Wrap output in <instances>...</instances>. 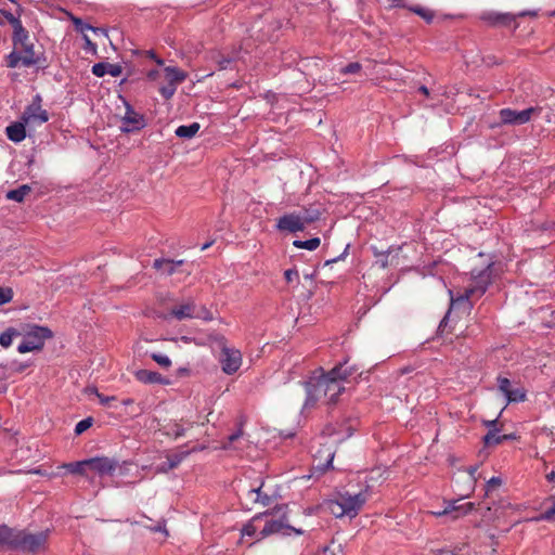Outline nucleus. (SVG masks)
<instances>
[{
  "instance_id": "1",
  "label": "nucleus",
  "mask_w": 555,
  "mask_h": 555,
  "mask_svg": "<svg viewBox=\"0 0 555 555\" xmlns=\"http://www.w3.org/2000/svg\"><path fill=\"white\" fill-rule=\"evenodd\" d=\"M12 42L13 51L5 59L8 67L15 68L20 64L31 67L41 63L42 53L35 50V43L26 28L13 34Z\"/></svg>"
},
{
  "instance_id": "2",
  "label": "nucleus",
  "mask_w": 555,
  "mask_h": 555,
  "mask_svg": "<svg viewBox=\"0 0 555 555\" xmlns=\"http://www.w3.org/2000/svg\"><path fill=\"white\" fill-rule=\"evenodd\" d=\"M47 541V531L37 533L14 532L7 526H0V547L7 545L10 548L35 553L44 550Z\"/></svg>"
},
{
  "instance_id": "3",
  "label": "nucleus",
  "mask_w": 555,
  "mask_h": 555,
  "mask_svg": "<svg viewBox=\"0 0 555 555\" xmlns=\"http://www.w3.org/2000/svg\"><path fill=\"white\" fill-rule=\"evenodd\" d=\"M493 273V262L488 263L482 269H473L470 272V283L465 288L464 293L456 298H451V309L463 304H469L472 298H480L492 283Z\"/></svg>"
},
{
  "instance_id": "4",
  "label": "nucleus",
  "mask_w": 555,
  "mask_h": 555,
  "mask_svg": "<svg viewBox=\"0 0 555 555\" xmlns=\"http://www.w3.org/2000/svg\"><path fill=\"white\" fill-rule=\"evenodd\" d=\"M369 498V487L357 493L346 491L339 493L337 499L328 501L327 508L335 517L348 516L352 518L359 514Z\"/></svg>"
},
{
  "instance_id": "5",
  "label": "nucleus",
  "mask_w": 555,
  "mask_h": 555,
  "mask_svg": "<svg viewBox=\"0 0 555 555\" xmlns=\"http://www.w3.org/2000/svg\"><path fill=\"white\" fill-rule=\"evenodd\" d=\"M22 343L17 347L20 353L41 350L46 340L53 337V332L48 326L26 324L21 328Z\"/></svg>"
},
{
  "instance_id": "6",
  "label": "nucleus",
  "mask_w": 555,
  "mask_h": 555,
  "mask_svg": "<svg viewBox=\"0 0 555 555\" xmlns=\"http://www.w3.org/2000/svg\"><path fill=\"white\" fill-rule=\"evenodd\" d=\"M347 362L334 366L326 374H322L324 383V399L327 403H335L344 391L341 382L353 374V370L346 367Z\"/></svg>"
},
{
  "instance_id": "7",
  "label": "nucleus",
  "mask_w": 555,
  "mask_h": 555,
  "mask_svg": "<svg viewBox=\"0 0 555 555\" xmlns=\"http://www.w3.org/2000/svg\"><path fill=\"white\" fill-rule=\"evenodd\" d=\"M218 346L221 348L220 362L222 371L229 375L234 374L242 365V353L240 350L227 346L223 336L217 339Z\"/></svg>"
},
{
  "instance_id": "8",
  "label": "nucleus",
  "mask_w": 555,
  "mask_h": 555,
  "mask_svg": "<svg viewBox=\"0 0 555 555\" xmlns=\"http://www.w3.org/2000/svg\"><path fill=\"white\" fill-rule=\"evenodd\" d=\"M541 112V107L532 106L524 111H515L512 108H502L499 112L501 125L519 126L529 122L533 115Z\"/></svg>"
},
{
  "instance_id": "9",
  "label": "nucleus",
  "mask_w": 555,
  "mask_h": 555,
  "mask_svg": "<svg viewBox=\"0 0 555 555\" xmlns=\"http://www.w3.org/2000/svg\"><path fill=\"white\" fill-rule=\"evenodd\" d=\"M42 99L39 94L35 95L31 103L25 108L22 120L28 127H38L49 120V114L41 107Z\"/></svg>"
},
{
  "instance_id": "10",
  "label": "nucleus",
  "mask_w": 555,
  "mask_h": 555,
  "mask_svg": "<svg viewBox=\"0 0 555 555\" xmlns=\"http://www.w3.org/2000/svg\"><path fill=\"white\" fill-rule=\"evenodd\" d=\"M305 391H306V401L304 406L311 408L324 398V383L322 375L311 377L308 382L304 383Z\"/></svg>"
},
{
  "instance_id": "11",
  "label": "nucleus",
  "mask_w": 555,
  "mask_h": 555,
  "mask_svg": "<svg viewBox=\"0 0 555 555\" xmlns=\"http://www.w3.org/2000/svg\"><path fill=\"white\" fill-rule=\"evenodd\" d=\"M145 126L146 122L144 116L127 104L125 116L121 119L120 130L125 133H129L139 131Z\"/></svg>"
},
{
  "instance_id": "12",
  "label": "nucleus",
  "mask_w": 555,
  "mask_h": 555,
  "mask_svg": "<svg viewBox=\"0 0 555 555\" xmlns=\"http://www.w3.org/2000/svg\"><path fill=\"white\" fill-rule=\"evenodd\" d=\"M117 466V462L108 457L88 459V469L95 472L100 476L113 475Z\"/></svg>"
},
{
  "instance_id": "13",
  "label": "nucleus",
  "mask_w": 555,
  "mask_h": 555,
  "mask_svg": "<svg viewBox=\"0 0 555 555\" xmlns=\"http://www.w3.org/2000/svg\"><path fill=\"white\" fill-rule=\"evenodd\" d=\"M276 228L280 231H287L295 233L305 230V220L295 214H287L282 216L276 223Z\"/></svg>"
},
{
  "instance_id": "14",
  "label": "nucleus",
  "mask_w": 555,
  "mask_h": 555,
  "mask_svg": "<svg viewBox=\"0 0 555 555\" xmlns=\"http://www.w3.org/2000/svg\"><path fill=\"white\" fill-rule=\"evenodd\" d=\"M121 66L118 64L96 63L92 66V74L96 77H103L106 74L112 77H118L121 75Z\"/></svg>"
},
{
  "instance_id": "15",
  "label": "nucleus",
  "mask_w": 555,
  "mask_h": 555,
  "mask_svg": "<svg viewBox=\"0 0 555 555\" xmlns=\"http://www.w3.org/2000/svg\"><path fill=\"white\" fill-rule=\"evenodd\" d=\"M183 260H171V259H155L153 268L159 271L164 275H172L176 272L177 267L183 264Z\"/></svg>"
},
{
  "instance_id": "16",
  "label": "nucleus",
  "mask_w": 555,
  "mask_h": 555,
  "mask_svg": "<svg viewBox=\"0 0 555 555\" xmlns=\"http://www.w3.org/2000/svg\"><path fill=\"white\" fill-rule=\"evenodd\" d=\"M170 315L177 320L193 319L195 317V304L189 301L182 305L172 307Z\"/></svg>"
},
{
  "instance_id": "17",
  "label": "nucleus",
  "mask_w": 555,
  "mask_h": 555,
  "mask_svg": "<svg viewBox=\"0 0 555 555\" xmlns=\"http://www.w3.org/2000/svg\"><path fill=\"white\" fill-rule=\"evenodd\" d=\"M137 380L143 384H167V379L162 374L150 370H138L134 373Z\"/></svg>"
},
{
  "instance_id": "18",
  "label": "nucleus",
  "mask_w": 555,
  "mask_h": 555,
  "mask_svg": "<svg viewBox=\"0 0 555 555\" xmlns=\"http://www.w3.org/2000/svg\"><path fill=\"white\" fill-rule=\"evenodd\" d=\"M26 126L27 125L23 120L9 125L5 129L9 140L15 143L22 142L26 138Z\"/></svg>"
},
{
  "instance_id": "19",
  "label": "nucleus",
  "mask_w": 555,
  "mask_h": 555,
  "mask_svg": "<svg viewBox=\"0 0 555 555\" xmlns=\"http://www.w3.org/2000/svg\"><path fill=\"white\" fill-rule=\"evenodd\" d=\"M482 20L487 21L491 25H504L508 26L515 21V16L509 13H487L482 15Z\"/></svg>"
},
{
  "instance_id": "20",
  "label": "nucleus",
  "mask_w": 555,
  "mask_h": 555,
  "mask_svg": "<svg viewBox=\"0 0 555 555\" xmlns=\"http://www.w3.org/2000/svg\"><path fill=\"white\" fill-rule=\"evenodd\" d=\"M164 72L168 83H173L176 87L178 83L183 82L188 77L185 72L175 66H167L165 67Z\"/></svg>"
},
{
  "instance_id": "21",
  "label": "nucleus",
  "mask_w": 555,
  "mask_h": 555,
  "mask_svg": "<svg viewBox=\"0 0 555 555\" xmlns=\"http://www.w3.org/2000/svg\"><path fill=\"white\" fill-rule=\"evenodd\" d=\"M209 60L218 66L219 70H224L230 68V64L233 63L234 57L224 55L220 51H212L209 54Z\"/></svg>"
},
{
  "instance_id": "22",
  "label": "nucleus",
  "mask_w": 555,
  "mask_h": 555,
  "mask_svg": "<svg viewBox=\"0 0 555 555\" xmlns=\"http://www.w3.org/2000/svg\"><path fill=\"white\" fill-rule=\"evenodd\" d=\"M61 468L66 469L68 473H70L73 475L87 476L88 460L65 463L61 466Z\"/></svg>"
},
{
  "instance_id": "23",
  "label": "nucleus",
  "mask_w": 555,
  "mask_h": 555,
  "mask_svg": "<svg viewBox=\"0 0 555 555\" xmlns=\"http://www.w3.org/2000/svg\"><path fill=\"white\" fill-rule=\"evenodd\" d=\"M201 126L198 122H192L190 125H182L176 129V135L182 139L193 138L199 130Z\"/></svg>"
},
{
  "instance_id": "24",
  "label": "nucleus",
  "mask_w": 555,
  "mask_h": 555,
  "mask_svg": "<svg viewBox=\"0 0 555 555\" xmlns=\"http://www.w3.org/2000/svg\"><path fill=\"white\" fill-rule=\"evenodd\" d=\"M248 496L254 503H260L262 506H267L271 503V498L267 493L262 492V486L250 489Z\"/></svg>"
},
{
  "instance_id": "25",
  "label": "nucleus",
  "mask_w": 555,
  "mask_h": 555,
  "mask_svg": "<svg viewBox=\"0 0 555 555\" xmlns=\"http://www.w3.org/2000/svg\"><path fill=\"white\" fill-rule=\"evenodd\" d=\"M498 428L489 429L487 435L483 437V443L486 447L498 446L507 440V435H498Z\"/></svg>"
},
{
  "instance_id": "26",
  "label": "nucleus",
  "mask_w": 555,
  "mask_h": 555,
  "mask_svg": "<svg viewBox=\"0 0 555 555\" xmlns=\"http://www.w3.org/2000/svg\"><path fill=\"white\" fill-rule=\"evenodd\" d=\"M31 191V188L27 184H23L17 189L11 190L7 193V198L22 203L26 195H28Z\"/></svg>"
},
{
  "instance_id": "27",
  "label": "nucleus",
  "mask_w": 555,
  "mask_h": 555,
  "mask_svg": "<svg viewBox=\"0 0 555 555\" xmlns=\"http://www.w3.org/2000/svg\"><path fill=\"white\" fill-rule=\"evenodd\" d=\"M547 501L552 502V506L545 509L540 515L531 518V521H555V493L551 495Z\"/></svg>"
},
{
  "instance_id": "28",
  "label": "nucleus",
  "mask_w": 555,
  "mask_h": 555,
  "mask_svg": "<svg viewBox=\"0 0 555 555\" xmlns=\"http://www.w3.org/2000/svg\"><path fill=\"white\" fill-rule=\"evenodd\" d=\"M284 528H285V525L283 524L282 520L272 519V520H269L266 522L260 534L264 538L270 534L278 533Z\"/></svg>"
},
{
  "instance_id": "29",
  "label": "nucleus",
  "mask_w": 555,
  "mask_h": 555,
  "mask_svg": "<svg viewBox=\"0 0 555 555\" xmlns=\"http://www.w3.org/2000/svg\"><path fill=\"white\" fill-rule=\"evenodd\" d=\"M21 334L22 333L20 330H16L13 327L8 328L5 332L1 333V335H0V345L3 348L10 347L12 345L13 338L15 336H21Z\"/></svg>"
},
{
  "instance_id": "30",
  "label": "nucleus",
  "mask_w": 555,
  "mask_h": 555,
  "mask_svg": "<svg viewBox=\"0 0 555 555\" xmlns=\"http://www.w3.org/2000/svg\"><path fill=\"white\" fill-rule=\"evenodd\" d=\"M321 244V241L319 237H313L307 241H294L293 245L300 249H308V250H314L317 249Z\"/></svg>"
},
{
  "instance_id": "31",
  "label": "nucleus",
  "mask_w": 555,
  "mask_h": 555,
  "mask_svg": "<svg viewBox=\"0 0 555 555\" xmlns=\"http://www.w3.org/2000/svg\"><path fill=\"white\" fill-rule=\"evenodd\" d=\"M1 14L4 16V18L10 23V25L13 28V34L20 31L24 28L22 21L20 17L14 16L11 12L1 10Z\"/></svg>"
},
{
  "instance_id": "32",
  "label": "nucleus",
  "mask_w": 555,
  "mask_h": 555,
  "mask_svg": "<svg viewBox=\"0 0 555 555\" xmlns=\"http://www.w3.org/2000/svg\"><path fill=\"white\" fill-rule=\"evenodd\" d=\"M507 402H524L526 400V391L524 388H512L506 396Z\"/></svg>"
},
{
  "instance_id": "33",
  "label": "nucleus",
  "mask_w": 555,
  "mask_h": 555,
  "mask_svg": "<svg viewBox=\"0 0 555 555\" xmlns=\"http://www.w3.org/2000/svg\"><path fill=\"white\" fill-rule=\"evenodd\" d=\"M409 9H410V11H412L413 13L417 14L423 20H425L427 23H430L434 20V16H435L434 12L429 9H426V8H423L420 5L410 7Z\"/></svg>"
},
{
  "instance_id": "34",
  "label": "nucleus",
  "mask_w": 555,
  "mask_h": 555,
  "mask_svg": "<svg viewBox=\"0 0 555 555\" xmlns=\"http://www.w3.org/2000/svg\"><path fill=\"white\" fill-rule=\"evenodd\" d=\"M465 543L456 544L452 547H444L434 552V555H460V553L466 547Z\"/></svg>"
},
{
  "instance_id": "35",
  "label": "nucleus",
  "mask_w": 555,
  "mask_h": 555,
  "mask_svg": "<svg viewBox=\"0 0 555 555\" xmlns=\"http://www.w3.org/2000/svg\"><path fill=\"white\" fill-rule=\"evenodd\" d=\"M476 507L475 503L468 502L465 504L457 505L455 514L452 516V520H455L462 516L467 515L472 511H474Z\"/></svg>"
},
{
  "instance_id": "36",
  "label": "nucleus",
  "mask_w": 555,
  "mask_h": 555,
  "mask_svg": "<svg viewBox=\"0 0 555 555\" xmlns=\"http://www.w3.org/2000/svg\"><path fill=\"white\" fill-rule=\"evenodd\" d=\"M373 251H374V256L377 258L376 263H378L380 268L385 269L390 264L389 259H388L389 255H390V250L378 251L377 248L374 247Z\"/></svg>"
},
{
  "instance_id": "37",
  "label": "nucleus",
  "mask_w": 555,
  "mask_h": 555,
  "mask_svg": "<svg viewBox=\"0 0 555 555\" xmlns=\"http://www.w3.org/2000/svg\"><path fill=\"white\" fill-rule=\"evenodd\" d=\"M362 69V65L359 62H352L339 69L343 75H354L359 74Z\"/></svg>"
},
{
  "instance_id": "38",
  "label": "nucleus",
  "mask_w": 555,
  "mask_h": 555,
  "mask_svg": "<svg viewBox=\"0 0 555 555\" xmlns=\"http://www.w3.org/2000/svg\"><path fill=\"white\" fill-rule=\"evenodd\" d=\"M92 424H93L92 417H87L85 420H81L80 422H78L76 424L75 434L76 435H81L87 429H89L92 426Z\"/></svg>"
},
{
  "instance_id": "39",
  "label": "nucleus",
  "mask_w": 555,
  "mask_h": 555,
  "mask_svg": "<svg viewBox=\"0 0 555 555\" xmlns=\"http://www.w3.org/2000/svg\"><path fill=\"white\" fill-rule=\"evenodd\" d=\"M498 388L506 397L512 389V383L508 378L499 376Z\"/></svg>"
},
{
  "instance_id": "40",
  "label": "nucleus",
  "mask_w": 555,
  "mask_h": 555,
  "mask_svg": "<svg viewBox=\"0 0 555 555\" xmlns=\"http://www.w3.org/2000/svg\"><path fill=\"white\" fill-rule=\"evenodd\" d=\"M151 358L162 367L168 369L171 365V360L162 353H152Z\"/></svg>"
},
{
  "instance_id": "41",
  "label": "nucleus",
  "mask_w": 555,
  "mask_h": 555,
  "mask_svg": "<svg viewBox=\"0 0 555 555\" xmlns=\"http://www.w3.org/2000/svg\"><path fill=\"white\" fill-rule=\"evenodd\" d=\"M176 90L177 87L173 86V83H168L159 88V93L163 95L164 99L169 100L173 96Z\"/></svg>"
},
{
  "instance_id": "42",
  "label": "nucleus",
  "mask_w": 555,
  "mask_h": 555,
  "mask_svg": "<svg viewBox=\"0 0 555 555\" xmlns=\"http://www.w3.org/2000/svg\"><path fill=\"white\" fill-rule=\"evenodd\" d=\"M320 211L314 210H306L305 215L301 217L305 220V225L311 223L320 218Z\"/></svg>"
},
{
  "instance_id": "43",
  "label": "nucleus",
  "mask_w": 555,
  "mask_h": 555,
  "mask_svg": "<svg viewBox=\"0 0 555 555\" xmlns=\"http://www.w3.org/2000/svg\"><path fill=\"white\" fill-rule=\"evenodd\" d=\"M284 278L287 283L299 282V273L295 268L285 270Z\"/></svg>"
},
{
  "instance_id": "44",
  "label": "nucleus",
  "mask_w": 555,
  "mask_h": 555,
  "mask_svg": "<svg viewBox=\"0 0 555 555\" xmlns=\"http://www.w3.org/2000/svg\"><path fill=\"white\" fill-rule=\"evenodd\" d=\"M502 485V479L500 477H492L487 481L486 485V495H489V493L500 487Z\"/></svg>"
},
{
  "instance_id": "45",
  "label": "nucleus",
  "mask_w": 555,
  "mask_h": 555,
  "mask_svg": "<svg viewBox=\"0 0 555 555\" xmlns=\"http://www.w3.org/2000/svg\"><path fill=\"white\" fill-rule=\"evenodd\" d=\"M194 318H198V319H203L205 321H209V320H212V314L205 307H201V308L197 309V307L195 306V317Z\"/></svg>"
},
{
  "instance_id": "46",
  "label": "nucleus",
  "mask_w": 555,
  "mask_h": 555,
  "mask_svg": "<svg viewBox=\"0 0 555 555\" xmlns=\"http://www.w3.org/2000/svg\"><path fill=\"white\" fill-rule=\"evenodd\" d=\"M96 397L99 398V401L104 406H112V402L116 401V397L114 396H104L103 393H100L96 391Z\"/></svg>"
},
{
  "instance_id": "47",
  "label": "nucleus",
  "mask_w": 555,
  "mask_h": 555,
  "mask_svg": "<svg viewBox=\"0 0 555 555\" xmlns=\"http://www.w3.org/2000/svg\"><path fill=\"white\" fill-rule=\"evenodd\" d=\"M167 460L169 469H173L181 463V461L183 460V455L176 454L172 456H168Z\"/></svg>"
},
{
  "instance_id": "48",
  "label": "nucleus",
  "mask_w": 555,
  "mask_h": 555,
  "mask_svg": "<svg viewBox=\"0 0 555 555\" xmlns=\"http://www.w3.org/2000/svg\"><path fill=\"white\" fill-rule=\"evenodd\" d=\"M171 433L175 436V438H179L185 435V429L180 424L176 423L171 427Z\"/></svg>"
},
{
  "instance_id": "49",
  "label": "nucleus",
  "mask_w": 555,
  "mask_h": 555,
  "mask_svg": "<svg viewBox=\"0 0 555 555\" xmlns=\"http://www.w3.org/2000/svg\"><path fill=\"white\" fill-rule=\"evenodd\" d=\"M477 469L478 467L477 466H470L468 469H467V473H468V476H469V483H470V487L472 489L474 488V485L476 482V473H477Z\"/></svg>"
},
{
  "instance_id": "50",
  "label": "nucleus",
  "mask_w": 555,
  "mask_h": 555,
  "mask_svg": "<svg viewBox=\"0 0 555 555\" xmlns=\"http://www.w3.org/2000/svg\"><path fill=\"white\" fill-rule=\"evenodd\" d=\"M449 516H453L456 512L457 504L456 501H450L447 503V506L444 507Z\"/></svg>"
},
{
  "instance_id": "51",
  "label": "nucleus",
  "mask_w": 555,
  "mask_h": 555,
  "mask_svg": "<svg viewBox=\"0 0 555 555\" xmlns=\"http://www.w3.org/2000/svg\"><path fill=\"white\" fill-rule=\"evenodd\" d=\"M333 459H334V453L328 449V450H327V460H326V463H325V464H323V465L319 464L318 466H319L322 470L327 469V468L331 466V464H332V462H333Z\"/></svg>"
},
{
  "instance_id": "52",
  "label": "nucleus",
  "mask_w": 555,
  "mask_h": 555,
  "mask_svg": "<svg viewBox=\"0 0 555 555\" xmlns=\"http://www.w3.org/2000/svg\"><path fill=\"white\" fill-rule=\"evenodd\" d=\"M242 533L244 535H254L256 533V528L251 525V524H247L246 526H244L243 530H242Z\"/></svg>"
},
{
  "instance_id": "53",
  "label": "nucleus",
  "mask_w": 555,
  "mask_h": 555,
  "mask_svg": "<svg viewBox=\"0 0 555 555\" xmlns=\"http://www.w3.org/2000/svg\"><path fill=\"white\" fill-rule=\"evenodd\" d=\"M11 300V296L8 295L1 287H0V306L3 304H7Z\"/></svg>"
},
{
  "instance_id": "54",
  "label": "nucleus",
  "mask_w": 555,
  "mask_h": 555,
  "mask_svg": "<svg viewBox=\"0 0 555 555\" xmlns=\"http://www.w3.org/2000/svg\"><path fill=\"white\" fill-rule=\"evenodd\" d=\"M74 22H75V25H76L77 27H78L79 25H81V27H80V30H81V31H85V30H87V29L94 30V28H93L92 26H90V25H82V22H81L79 18L75 20Z\"/></svg>"
},
{
  "instance_id": "55",
  "label": "nucleus",
  "mask_w": 555,
  "mask_h": 555,
  "mask_svg": "<svg viewBox=\"0 0 555 555\" xmlns=\"http://www.w3.org/2000/svg\"><path fill=\"white\" fill-rule=\"evenodd\" d=\"M241 436H242L241 430L235 434L230 435L228 446H231L234 441H236L238 438H241Z\"/></svg>"
},
{
  "instance_id": "56",
  "label": "nucleus",
  "mask_w": 555,
  "mask_h": 555,
  "mask_svg": "<svg viewBox=\"0 0 555 555\" xmlns=\"http://www.w3.org/2000/svg\"><path fill=\"white\" fill-rule=\"evenodd\" d=\"M147 55L153 59L158 65H163L164 61L162 59H158L154 51H147Z\"/></svg>"
},
{
  "instance_id": "57",
  "label": "nucleus",
  "mask_w": 555,
  "mask_h": 555,
  "mask_svg": "<svg viewBox=\"0 0 555 555\" xmlns=\"http://www.w3.org/2000/svg\"><path fill=\"white\" fill-rule=\"evenodd\" d=\"M448 313H450V311H449ZM448 320H449V314H447V315L442 319V321L440 322V324H439V331H440L441 333H443V332H444V328H446V326H447V324H448Z\"/></svg>"
},
{
  "instance_id": "58",
  "label": "nucleus",
  "mask_w": 555,
  "mask_h": 555,
  "mask_svg": "<svg viewBox=\"0 0 555 555\" xmlns=\"http://www.w3.org/2000/svg\"><path fill=\"white\" fill-rule=\"evenodd\" d=\"M485 425H486L489 429H494V428H496V425H498V418L492 420V421H486V422H485Z\"/></svg>"
},
{
  "instance_id": "59",
  "label": "nucleus",
  "mask_w": 555,
  "mask_h": 555,
  "mask_svg": "<svg viewBox=\"0 0 555 555\" xmlns=\"http://www.w3.org/2000/svg\"><path fill=\"white\" fill-rule=\"evenodd\" d=\"M431 514L436 517L449 516L446 508H443L442 511L431 512Z\"/></svg>"
},
{
  "instance_id": "60",
  "label": "nucleus",
  "mask_w": 555,
  "mask_h": 555,
  "mask_svg": "<svg viewBox=\"0 0 555 555\" xmlns=\"http://www.w3.org/2000/svg\"><path fill=\"white\" fill-rule=\"evenodd\" d=\"M418 91H420L422 94L426 95V96H428V95H429V90H428V88H427V87H425V86H421V87L418 88Z\"/></svg>"
},
{
  "instance_id": "61",
  "label": "nucleus",
  "mask_w": 555,
  "mask_h": 555,
  "mask_svg": "<svg viewBox=\"0 0 555 555\" xmlns=\"http://www.w3.org/2000/svg\"><path fill=\"white\" fill-rule=\"evenodd\" d=\"M546 479H547L548 481H551V482H552V481H555V472H554V470H552V472H550L548 474H546Z\"/></svg>"
},
{
  "instance_id": "62",
  "label": "nucleus",
  "mask_w": 555,
  "mask_h": 555,
  "mask_svg": "<svg viewBox=\"0 0 555 555\" xmlns=\"http://www.w3.org/2000/svg\"><path fill=\"white\" fill-rule=\"evenodd\" d=\"M214 243H215V241H210V242L205 243V244L202 246L201 250H206V249H208V248H209Z\"/></svg>"
},
{
  "instance_id": "63",
  "label": "nucleus",
  "mask_w": 555,
  "mask_h": 555,
  "mask_svg": "<svg viewBox=\"0 0 555 555\" xmlns=\"http://www.w3.org/2000/svg\"><path fill=\"white\" fill-rule=\"evenodd\" d=\"M157 74H158L157 70H151V72H149L147 77L150 79H155Z\"/></svg>"
},
{
  "instance_id": "64",
  "label": "nucleus",
  "mask_w": 555,
  "mask_h": 555,
  "mask_svg": "<svg viewBox=\"0 0 555 555\" xmlns=\"http://www.w3.org/2000/svg\"><path fill=\"white\" fill-rule=\"evenodd\" d=\"M122 403H124V404H126V405H128V404H132V403H133V400H132V399H130V398H128V399L122 400Z\"/></svg>"
}]
</instances>
